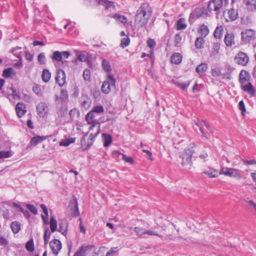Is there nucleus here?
<instances>
[{
  "label": "nucleus",
  "instance_id": "59",
  "mask_svg": "<svg viewBox=\"0 0 256 256\" xmlns=\"http://www.w3.org/2000/svg\"><path fill=\"white\" fill-rule=\"evenodd\" d=\"M190 82H188V84H185L184 82H176V85L178 86L179 88H180L182 90H186L190 84Z\"/></svg>",
  "mask_w": 256,
  "mask_h": 256
},
{
  "label": "nucleus",
  "instance_id": "42",
  "mask_svg": "<svg viewBox=\"0 0 256 256\" xmlns=\"http://www.w3.org/2000/svg\"><path fill=\"white\" fill-rule=\"evenodd\" d=\"M77 58L80 62H86L88 60V56L84 52H81L79 54H76Z\"/></svg>",
  "mask_w": 256,
  "mask_h": 256
},
{
  "label": "nucleus",
  "instance_id": "27",
  "mask_svg": "<svg viewBox=\"0 0 256 256\" xmlns=\"http://www.w3.org/2000/svg\"><path fill=\"white\" fill-rule=\"evenodd\" d=\"M182 60V56L180 53H175L171 57V62L176 64L180 63Z\"/></svg>",
  "mask_w": 256,
  "mask_h": 256
},
{
  "label": "nucleus",
  "instance_id": "16",
  "mask_svg": "<svg viewBox=\"0 0 256 256\" xmlns=\"http://www.w3.org/2000/svg\"><path fill=\"white\" fill-rule=\"evenodd\" d=\"M243 90L252 96H254L256 94L254 88L250 82H248L241 85Z\"/></svg>",
  "mask_w": 256,
  "mask_h": 256
},
{
  "label": "nucleus",
  "instance_id": "23",
  "mask_svg": "<svg viewBox=\"0 0 256 256\" xmlns=\"http://www.w3.org/2000/svg\"><path fill=\"white\" fill-rule=\"evenodd\" d=\"M234 36L232 33L228 34L224 38V42L226 46H231L234 44Z\"/></svg>",
  "mask_w": 256,
  "mask_h": 256
},
{
  "label": "nucleus",
  "instance_id": "7",
  "mask_svg": "<svg viewBox=\"0 0 256 256\" xmlns=\"http://www.w3.org/2000/svg\"><path fill=\"white\" fill-rule=\"evenodd\" d=\"M222 0H210L208 6V10L210 12L212 10L216 12V14H218L220 10L222 8Z\"/></svg>",
  "mask_w": 256,
  "mask_h": 256
},
{
  "label": "nucleus",
  "instance_id": "15",
  "mask_svg": "<svg viewBox=\"0 0 256 256\" xmlns=\"http://www.w3.org/2000/svg\"><path fill=\"white\" fill-rule=\"evenodd\" d=\"M16 111L18 118H21L26 112V106L23 102H18L16 106Z\"/></svg>",
  "mask_w": 256,
  "mask_h": 256
},
{
  "label": "nucleus",
  "instance_id": "26",
  "mask_svg": "<svg viewBox=\"0 0 256 256\" xmlns=\"http://www.w3.org/2000/svg\"><path fill=\"white\" fill-rule=\"evenodd\" d=\"M68 222L66 220H62L58 225V232L63 235L66 236L67 234Z\"/></svg>",
  "mask_w": 256,
  "mask_h": 256
},
{
  "label": "nucleus",
  "instance_id": "60",
  "mask_svg": "<svg viewBox=\"0 0 256 256\" xmlns=\"http://www.w3.org/2000/svg\"><path fill=\"white\" fill-rule=\"evenodd\" d=\"M147 45L151 50H153L156 46V42L152 39L149 38L146 42Z\"/></svg>",
  "mask_w": 256,
  "mask_h": 256
},
{
  "label": "nucleus",
  "instance_id": "49",
  "mask_svg": "<svg viewBox=\"0 0 256 256\" xmlns=\"http://www.w3.org/2000/svg\"><path fill=\"white\" fill-rule=\"evenodd\" d=\"M130 42V38L128 36H126L125 38H122L121 40V46L123 48L126 47L128 46Z\"/></svg>",
  "mask_w": 256,
  "mask_h": 256
},
{
  "label": "nucleus",
  "instance_id": "21",
  "mask_svg": "<svg viewBox=\"0 0 256 256\" xmlns=\"http://www.w3.org/2000/svg\"><path fill=\"white\" fill-rule=\"evenodd\" d=\"M246 9L249 11L256 10V0H244Z\"/></svg>",
  "mask_w": 256,
  "mask_h": 256
},
{
  "label": "nucleus",
  "instance_id": "57",
  "mask_svg": "<svg viewBox=\"0 0 256 256\" xmlns=\"http://www.w3.org/2000/svg\"><path fill=\"white\" fill-rule=\"evenodd\" d=\"M26 206L28 209L32 213L34 214H36L38 213V210L35 206L30 204H27Z\"/></svg>",
  "mask_w": 256,
  "mask_h": 256
},
{
  "label": "nucleus",
  "instance_id": "46",
  "mask_svg": "<svg viewBox=\"0 0 256 256\" xmlns=\"http://www.w3.org/2000/svg\"><path fill=\"white\" fill-rule=\"evenodd\" d=\"M26 250L30 252H32L34 250V244L32 240H28L26 244Z\"/></svg>",
  "mask_w": 256,
  "mask_h": 256
},
{
  "label": "nucleus",
  "instance_id": "47",
  "mask_svg": "<svg viewBox=\"0 0 256 256\" xmlns=\"http://www.w3.org/2000/svg\"><path fill=\"white\" fill-rule=\"evenodd\" d=\"M106 250V248L105 247H101L98 250L97 252H94L92 256H105Z\"/></svg>",
  "mask_w": 256,
  "mask_h": 256
},
{
  "label": "nucleus",
  "instance_id": "22",
  "mask_svg": "<svg viewBox=\"0 0 256 256\" xmlns=\"http://www.w3.org/2000/svg\"><path fill=\"white\" fill-rule=\"evenodd\" d=\"M98 4L104 6L106 8L110 10H115V6L112 2L107 0H98Z\"/></svg>",
  "mask_w": 256,
  "mask_h": 256
},
{
  "label": "nucleus",
  "instance_id": "32",
  "mask_svg": "<svg viewBox=\"0 0 256 256\" xmlns=\"http://www.w3.org/2000/svg\"><path fill=\"white\" fill-rule=\"evenodd\" d=\"M11 228L14 234L18 232L20 229V224L18 222H14L11 224Z\"/></svg>",
  "mask_w": 256,
  "mask_h": 256
},
{
  "label": "nucleus",
  "instance_id": "55",
  "mask_svg": "<svg viewBox=\"0 0 256 256\" xmlns=\"http://www.w3.org/2000/svg\"><path fill=\"white\" fill-rule=\"evenodd\" d=\"M212 75L214 77H218L222 74L221 71L218 68H214L212 70Z\"/></svg>",
  "mask_w": 256,
  "mask_h": 256
},
{
  "label": "nucleus",
  "instance_id": "38",
  "mask_svg": "<svg viewBox=\"0 0 256 256\" xmlns=\"http://www.w3.org/2000/svg\"><path fill=\"white\" fill-rule=\"evenodd\" d=\"M228 15L230 18L232 20H236L238 18V12L237 10H236L234 8H231L228 11Z\"/></svg>",
  "mask_w": 256,
  "mask_h": 256
},
{
  "label": "nucleus",
  "instance_id": "35",
  "mask_svg": "<svg viewBox=\"0 0 256 256\" xmlns=\"http://www.w3.org/2000/svg\"><path fill=\"white\" fill-rule=\"evenodd\" d=\"M50 224L51 232H54L57 229L58 224L54 217H51Z\"/></svg>",
  "mask_w": 256,
  "mask_h": 256
},
{
  "label": "nucleus",
  "instance_id": "17",
  "mask_svg": "<svg viewBox=\"0 0 256 256\" xmlns=\"http://www.w3.org/2000/svg\"><path fill=\"white\" fill-rule=\"evenodd\" d=\"M71 210V214L74 216H77L79 215L80 212L78 208V204L76 199H74L73 202H71L70 204Z\"/></svg>",
  "mask_w": 256,
  "mask_h": 256
},
{
  "label": "nucleus",
  "instance_id": "40",
  "mask_svg": "<svg viewBox=\"0 0 256 256\" xmlns=\"http://www.w3.org/2000/svg\"><path fill=\"white\" fill-rule=\"evenodd\" d=\"M51 235V232L49 230L48 228H46L44 230V245L46 246L48 242L50 236Z\"/></svg>",
  "mask_w": 256,
  "mask_h": 256
},
{
  "label": "nucleus",
  "instance_id": "37",
  "mask_svg": "<svg viewBox=\"0 0 256 256\" xmlns=\"http://www.w3.org/2000/svg\"><path fill=\"white\" fill-rule=\"evenodd\" d=\"M52 60H55L57 62H61L62 60V54L59 51H55L53 52L52 55L51 56Z\"/></svg>",
  "mask_w": 256,
  "mask_h": 256
},
{
  "label": "nucleus",
  "instance_id": "4",
  "mask_svg": "<svg viewBox=\"0 0 256 256\" xmlns=\"http://www.w3.org/2000/svg\"><path fill=\"white\" fill-rule=\"evenodd\" d=\"M194 124L198 127L202 136L206 139H208L209 137L204 132V126L207 130H209L211 134H212L214 133V130L211 128L210 125L206 121L204 120L200 121V120H197L194 121Z\"/></svg>",
  "mask_w": 256,
  "mask_h": 256
},
{
  "label": "nucleus",
  "instance_id": "34",
  "mask_svg": "<svg viewBox=\"0 0 256 256\" xmlns=\"http://www.w3.org/2000/svg\"><path fill=\"white\" fill-rule=\"evenodd\" d=\"M102 136L104 140V146H110L112 142V139L111 136L110 135L106 134H102Z\"/></svg>",
  "mask_w": 256,
  "mask_h": 256
},
{
  "label": "nucleus",
  "instance_id": "41",
  "mask_svg": "<svg viewBox=\"0 0 256 256\" xmlns=\"http://www.w3.org/2000/svg\"><path fill=\"white\" fill-rule=\"evenodd\" d=\"M102 66L104 70L106 72H109L112 70L111 66L110 64V62L106 60H102Z\"/></svg>",
  "mask_w": 256,
  "mask_h": 256
},
{
  "label": "nucleus",
  "instance_id": "3",
  "mask_svg": "<svg viewBox=\"0 0 256 256\" xmlns=\"http://www.w3.org/2000/svg\"><path fill=\"white\" fill-rule=\"evenodd\" d=\"M116 80L113 76L108 75L106 79L102 84L101 90L102 92L108 94L112 90L116 88Z\"/></svg>",
  "mask_w": 256,
  "mask_h": 256
},
{
  "label": "nucleus",
  "instance_id": "12",
  "mask_svg": "<svg viewBox=\"0 0 256 256\" xmlns=\"http://www.w3.org/2000/svg\"><path fill=\"white\" fill-rule=\"evenodd\" d=\"M66 74L64 72L61 70L58 69L56 70V81L58 84L62 86L66 82Z\"/></svg>",
  "mask_w": 256,
  "mask_h": 256
},
{
  "label": "nucleus",
  "instance_id": "53",
  "mask_svg": "<svg viewBox=\"0 0 256 256\" xmlns=\"http://www.w3.org/2000/svg\"><path fill=\"white\" fill-rule=\"evenodd\" d=\"M92 111L94 113L102 114L104 111V108L102 106H96L93 108Z\"/></svg>",
  "mask_w": 256,
  "mask_h": 256
},
{
  "label": "nucleus",
  "instance_id": "11",
  "mask_svg": "<svg viewBox=\"0 0 256 256\" xmlns=\"http://www.w3.org/2000/svg\"><path fill=\"white\" fill-rule=\"evenodd\" d=\"M109 16L114 19L116 22L122 24L126 27L129 23L128 22L127 18L120 14H112L109 15Z\"/></svg>",
  "mask_w": 256,
  "mask_h": 256
},
{
  "label": "nucleus",
  "instance_id": "5",
  "mask_svg": "<svg viewBox=\"0 0 256 256\" xmlns=\"http://www.w3.org/2000/svg\"><path fill=\"white\" fill-rule=\"evenodd\" d=\"M193 154V150L190 148L184 150V152L180 155L182 158L181 164L182 166L190 165L192 162V156Z\"/></svg>",
  "mask_w": 256,
  "mask_h": 256
},
{
  "label": "nucleus",
  "instance_id": "61",
  "mask_svg": "<svg viewBox=\"0 0 256 256\" xmlns=\"http://www.w3.org/2000/svg\"><path fill=\"white\" fill-rule=\"evenodd\" d=\"M11 156L10 152L8 151L0 152V158H7Z\"/></svg>",
  "mask_w": 256,
  "mask_h": 256
},
{
  "label": "nucleus",
  "instance_id": "9",
  "mask_svg": "<svg viewBox=\"0 0 256 256\" xmlns=\"http://www.w3.org/2000/svg\"><path fill=\"white\" fill-rule=\"evenodd\" d=\"M50 246L52 252V253L57 256L58 252L62 248V244L60 240L54 239L50 242Z\"/></svg>",
  "mask_w": 256,
  "mask_h": 256
},
{
  "label": "nucleus",
  "instance_id": "44",
  "mask_svg": "<svg viewBox=\"0 0 256 256\" xmlns=\"http://www.w3.org/2000/svg\"><path fill=\"white\" fill-rule=\"evenodd\" d=\"M227 176L236 177L238 176H240V174L238 173L236 170L229 168L228 170V171Z\"/></svg>",
  "mask_w": 256,
  "mask_h": 256
},
{
  "label": "nucleus",
  "instance_id": "13",
  "mask_svg": "<svg viewBox=\"0 0 256 256\" xmlns=\"http://www.w3.org/2000/svg\"><path fill=\"white\" fill-rule=\"evenodd\" d=\"M38 114L40 116L44 117L48 113V108L46 104L44 102H40L36 106Z\"/></svg>",
  "mask_w": 256,
  "mask_h": 256
},
{
  "label": "nucleus",
  "instance_id": "54",
  "mask_svg": "<svg viewBox=\"0 0 256 256\" xmlns=\"http://www.w3.org/2000/svg\"><path fill=\"white\" fill-rule=\"evenodd\" d=\"M74 142V140L73 138L66 139V140H62L60 142V145L66 146H68L70 144Z\"/></svg>",
  "mask_w": 256,
  "mask_h": 256
},
{
  "label": "nucleus",
  "instance_id": "51",
  "mask_svg": "<svg viewBox=\"0 0 256 256\" xmlns=\"http://www.w3.org/2000/svg\"><path fill=\"white\" fill-rule=\"evenodd\" d=\"M68 97V94L66 90H62L60 91V98L62 101H65Z\"/></svg>",
  "mask_w": 256,
  "mask_h": 256
},
{
  "label": "nucleus",
  "instance_id": "8",
  "mask_svg": "<svg viewBox=\"0 0 256 256\" xmlns=\"http://www.w3.org/2000/svg\"><path fill=\"white\" fill-rule=\"evenodd\" d=\"M94 246L92 245H83L76 252L74 256H86L90 252L93 251Z\"/></svg>",
  "mask_w": 256,
  "mask_h": 256
},
{
  "label": "nucleus",
  "instance_id": "43",
  "mask_svg": "<svg viewBox=\"0 0 256 256\" xmlns=\"http://www.w3.org/2000/svg\"><path fill=\"white\" fill-rule=\"evenodd\" d=\"M182 40V36H180L179 33L176 34L174 36V43L175 46L179 47L181 45V42Z\"/></svg>",
  "mask_w": 256,
  "mask_h": 256
},
{
  "label": "nucleus",
  "instance_id": "58",
  "mask_svg": "<svg viewBox=\"0 0 256 256\" xmlns=\"http://www.w3.org/2000/svg\"><path fill=\"white\" fill-rule=\"evenodd\" d=\"M38 62L41 64H44L46 62V57L44 54L43 52L40 53L38 56Z\"/></svg>",
  "mask_w": 256,
  "mask_h": 256
},
{
  "label": "nucleus",
  "instance_id": "2",
  "mask_svg": "<svg viewBox=\"0 0 256 256\" xmlns=\"http://www.w3.org/2000/svg\"><path fill=\"white\" fill-rule=\"evenodd\" d=\"M94 125L91 126L88 132L85 134L81 140V144L84 149L89 148L93 144L94 138L100 132V126H97L94 130Z\"/></svg>",
  "mask_w": 256,
  "mask_h": 256
},
{
  "label": "nucleus",
  "instance_id": "28",
  "mask_svg": "<svg viewBox=\"0 0 256 256\" xmlns=\"http://www.w3.org/2000/svg\"><path fill=\"white\" fill-rule=\"evenodd\" d=\"M209 29L208 27L205 25H202L198 30V32L201 35V36L203 38L206 37L209 34Z\"/></svg>",
  "mask_w": 256,
  "mask_h": 256
},
{
  "label": "nucleus",
  "instance_id": "31",
  "mask_svg": "<svg viewBox=\"0 0 256 256\" xmlns=\"http://www.w3.org/2000/svg\"><path fill=\"white\" fill-rule=\"evenodd\" d=\"M51 77V74L50 71L47 69L43 70L42 75V80L44 82H48Z\"/></svg>",
  "mask_w": 256,
  "mask_h": 256
},
{
  "label": "nucleus",
  "instance_id": "39",
  "mask_svg": "<svg viewBox=\"0 0 256 256\" xmlns=\"http://www.w3.org/2000/svg\"><path fill=\"white\" fill-rule=\"evenodd\" d=\"M223 28L222 26H217L214 32V35L216 38H220L222 36V31Z\"/></svg>",
  "mask_w": 256,
  "mask_h": 256
},
{
  "label": "nucleus",
  "instance_id": "6",
  "mask_svg": "<svg viewBox=\"0 0 256 256\" xmlns=\"http://www.w3.org/2000/svg\"><path fill=\"white\" fill-rule=\"evenodd\" d=\"M241 34L242 40L245 44H248L254 39L255 32L252 30H246L242 32Z\"/></svg>",
  "mask_w": 256,
  "mask_h": 256
},
{
  "label": "nucleus",
  "instance_id": "1",
  "mask_svg": "<svg viewBox=\"0 0 256 256\" xmlns=\"http://www.w3.org/2000/svg\"><path fill=\"white\" fill-rule=\"evenodd\" d=\"M152 10L148 4H142L137 10L135 16V22L140 26L146 25L152 14Z\"/></svg>",
  "mask_w": 256,
  "mask_h": 256
},
{
  "label": "nucleus",
  "instance_id": "18",
  "mask_svg": "<svg viewBox=\"0 0 256 256\" xmlns=\"http://www.w3.org/2000/svg\"><path fill=\"white\" fill-rule=\"evenodd\" d=\"M112 154L114 156H117L118 158L122 156V158L126 162H128L130 164H132L134 162V160L132 158L128 156L123 154H122L119 151H114Z\"/></svg>",
  "mask_w": 256,
  "mask_h": 256
},
{
  "label": "nucleus",
  "instance_id": "10",
  "mask_svg": "<svg viewBox=\"0 0 256 256\" xmlns=\"http://www.w3.org/2000/svg\"><path fill=\"white\" fill-rule=\"evenodd\" d=\"M235 60L238 64L246 66L248 62L249 58L245 53L240 52L236 56Z\"/></svg>",
  "mask_w": 256,
  "mask_h": 256
},
{
  "label": "nucleus",
  "instance_id": "36",
  "mask_svg": "<svg viewBox=\"0 0 256 256\" xmlns=\"http://www.w3.org/2000/svg\"><path fill=\"white\" fill-rule=\"evenodd\" d=\"M186 24L185 20L183 18H180L178 22L176 24V29L178 30H181L186 28Z\"/></svg>",
  "mask_w": 256,
  "mask_h": 256
},
{
  "label": "nucleus",
  "instance_id": "20",
  "mask_svg": "<svg viewBox=\"0 0 256 256\" xmlns=\"http://www.w3.org/2000/svg\"><path fill=\"white\" fill-rule=\"evenodd\" d=\"M203 173L210 178H217L220 175V172L218 170L212 168H209L208 170H204Z\"/></svg>",
  "mask_w": 256,
  "mask_h": 256
},
{
  "label": "nucleus",
  "instance_id": "33",
  "mask_svg": "<svg viewBox=\"0 0 256 256\" xmlns=\"http://www.w3.org/2000/svg\"><path fill=\"white\" fill-rule=\"evenodd\" d=\"M204 40L203 38L200 37L196 38L195 42V46L198 49H201L204 48Z\"/></svg>",
  "mask_w": 256,
  "mask_h": 256
},
{
  "label": "nucleus",
  "instance_id": "24",
  "mask_svg": "<svg viewBox=\"0 0 256 256\" xmlns=\"http://www.w3.org/2000/svg\"><path fill=\"white\" fill-rule=\"evenodd\" d=\"M16 74V72L12 68H8L4 70L2 76L5 78H12Z\"/></svg>",
  "mask_w": 256,
  "mask_h": 256
},
{
  "label": "nucleus",
  "instance_id": "64",
  "mask_svg": "<svg viewBox=\"0 0 256 256\" xmlns=\"http://www.w3.org/2000/svg\"><path fill=\"white\" fill-rule=\"evenodd\" d=\"M20 210L23 214L24 216L26 218H28L30 216V214L28 210H24L22 208H20Z\"/></svg>",
  "mask_w": 256,
  "mask_h": 256
},
{
  "label": "nucleus",
  "instance_id": "25",
  "mask_svg": "<svg viewBox=\"0 0 256 256\" xmlns=\"http://www.w3.org/2000/svg\"><path fill=\"white\" fill-rule=\"evenodd\" d=\"M80 102L82 108L85 110H88L91 104V100L87 97L82 98Z\"/></svg>",
  "mask_w": 256,
  "mask_h": 256
},
{
  "label": "nucleus",
  "instance_id": "48",
  "mask_svg": "<svg viewBox=\"0 0 256 256\" xmlns=\"http://www.w3.org/2000/svg\"><path fill=\"white\" fill-rule=\"evenodd\" d=\"M134 231L138 236H142L145 234L146 229L141 227H136L134 228Z\"/></svg>",
  "mask_w": 256,
  "mask_h": 256
},
{
  "label": "nucleus",
  "instance_id": "30",
  "mask_svg": "<svg viewBox=\"0 0 256 256\" xmlns=\"http://www.w3.org/2000/svg\"><path fill=\"white\" fill-rule=\"evenodd\" d=\"M208 69V64L205 63H202L198 65L196 68V72L200 74H203Z\"/></svg>",
  "mask_w": 256,
  "mask_h": 256
},
{
  "label": "nucleus",
  "instance_id": "14",
  "mask_svg": "<svg viewBox=\"0 0 256 256\" xmlns=\"http://www.w3.org/2000/svg\"><path fill=\"white\" fill-rule=\"evenodd\" d=\"M86 120L88 124H92V126L94 125V130H96V128L97 126L100 127V125H98L96 124L95 113L92 110L88 112L86 115Z\"/></svg>",
  "mask_w": 256,
  "mask_h": 256
},
{
  "label": "nucleus",
  "instance_id": "52",
  "mask_svg": "<svg viewBox=\"0 0 256 256\" xmlns=\"http://www.w3.org/2000/svg\"><path fill=\"white\" fill-rule=\"evenodd\" d=\"M32 91L36 95L40 96L42 95V90L39 86L36 84H34L32 86Z\"/></svg>",
  "mask_w": 256,
  "mask_h": 256
},
{
  "label": "nucleus",
  "instance_id": "50",
  "mask_svg": "<svg viewBox=\"0 0 256 256\" xmlns=\"http://www.w3.org/2000/svg\"><path fill=\"white\" fill-rule=\"evenodd\" d=\"M220 48V44L218 43H214L213 44L212 53L215 55L218 53Z\"/></svg>",
  "mask_w": 256,
  "mask_h": 256
},
{
  "label": "nucleus",
  "instance_id": "45",
  "mask_svg": "<svg viewBox=\"0 0 256 256\" xmlns=\"http://www.w3.org/2000/svg\"><path fill=\"white\" fill-rule=\"evenodd\" d=\"M21 49L20 47H19L18 46L12 48L11 50V52L17 58H21L22 56H21V52H17L18 50H20Z\"/></svg>",
  "mask_w": 256,
  "mask_h": 256
},
{
  "label": "nucleus",
  "instance_id": "62",
  "mask_svg": "<svg viewBox=\"0 0 256 256\" xmlns=\"http://www.w3.org/2000/svg\"><path fill=\"white\" fill-rule=\"evenodd\" d=\"M145 234H148V236H156L159 237L160 236L158 232L150 230H147L146 229Z\"/></svg>",
  "mask_w": 256,
  "mask_h": 256
},
{
  "label": "nucleus",
  "instance_id": "19",
  "mask_svg": "<svg viewBox=\"0 0 256 256\" xmlns=\"http://www.w3.org/2000/svg\"><path fill=\"white\" fill-rule=\"evenodd\" d=\"M250 78L249 74L245 70H242L239 75L240 82L242 84L246 83L248 82Z\"/></svg>",
  "mask_w": 256,
  "mask_h": 256
},
{
  "label": "nucleus",
  "instance_id": "29",
  "mask_svg": "<svg viewBox=\"0 0 256 256\" xmlns=\"http://www.w3.org/2000/svg\"><path fill=\"white\" fill-rule=\"evenodd\" d=\"M44 140V138L41 136H36L33 137L30 142V144L32 146H35L39 143L41 142Z\"/></svg>",
  "mask_w": 256,
  "mask_h": 256
},
{
  "label": "nucleus",
  "instance_id": "63",
  "mask_svg": "<svg viewBox=\"0 0 256 256\" xmlns=\"http://www.w3.org/2000/svg\"><path fill=\"white\" fill-rule=\"evenodd\" d=\"M116 252V250L115 248H112L110 250H106L105 256H112Z\"/></svg>",
  "mask_w": 256,
  "mask_h": 256
},
{
  "label": "nucleus",
  "instance_id": "56",
  "mask_svg": "<svg viewBox=\"0 0 256 256\" xmlns=\"http://www.w3.org/2000/svg\"><path fill=\"white\" fill-rule=\"evenodd\" d=\"M83 78L85 80H89L90 78V71L88 69H85L83 72Z\"/></svg>",
  "mask_w": 256,
  "mask_h": 256
}]
</instances>
